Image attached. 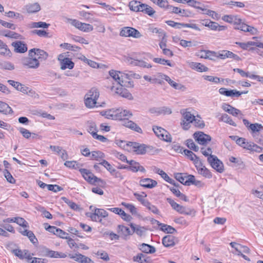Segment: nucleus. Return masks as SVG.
I'll return each mask as SVG.
<instances>
[{"label":"nucleus","instance_id":"nucleus-1","mask_svg":"<svg viewBox=\"0 0 263 263\" xmlns=\"http://www.w3.org/2000/svg\"><path fill=\"white\" fill-rule=\"evenodd\" d=\"M29 56L23 59V66L28 68L36 69L40 66V61L46 60L48 54L42 49L33 48L29 51Z\"/></svg>","mask_w":263,"mask_h":263},{"label":"nucleus","instance_id":"nucleus-2","mask_svg":"<svg viewBox=\"0 0 263 263\" xmlns=\"http://www.w3.org/2000/svg\"><path fill=\"white\" fill-rule=\"evenodd\" d=\"M109 73L110 77L112 78L118 84L124 86L126 87H133V83L130 81L131 78L139 79L141 78V76L139 74L133 71L123 72L111 70L109 71Z\"/></svg>","mask_w":263,"mask_h":263},{"label":"nucleus","instance_id":"nucleus-3","mask_svg":"<svg viewBox=\"0 0 263 263\" xmlns=\"http://www.w3.org/2000/svg\"><path fill=\"white\" fill-rule=\"evenodd\" d=\"M99 92L96 88H91L85 96V104L88 108H93L100 106L97 102L99 97Z\"/></svg>","mask_w":263,"mask_h":263},{"label":"nucleus","instance_id":"nucleus-4","mask_svg":"<svg viewBox=\"0 0 263 263\" xmlns=\"http://www.w3.org/2000/svg\"><path fill=\"white\" fill-rule=\"evenodd\" d=\"M180 113L182 116L181 126L184 129L187 130L190 127V124L194 122L195 116L191 113L190 108L181 109Z\"/></svg>","mask_w":263,"mask_h":263},{"label":"nucleus","instance_id":"nucleus-5","mask_svg":"<svg viewBox=\"0 0 263 263\" xmlns=\"http://www.w3.org/2000/svg\"><path fill=\"white\" fill-rule=\"evenodd\" d=\"M207 160L211 167L217 172L222 173L224 172V165L216 156H211L207 158Z\"/></svg>","mask_w":263,"mask_h":263},{"label":"nucleus","instance_id":"nucleus-6","mask_svg":"<svg viewBox=\"0 0 263 263\" xmlns=\"http://www.w3.org/2000/svg\"><path fill=\"white\" fill-rule=\"evenodd\" d=\"M89 209L91 210L93 213L90 214V218L93 221H97L98 218H106L108 216V213L106 211L102 209L93 208L92 205L90 206Z\"/></svg>","mask_w":263,"mask_h":263},{"label":"nucleus","instance_id":"nucleus-7","mask_svg":"<svg viewBox=\"0 0 263 263\" xmlns=\"http://www.w3.org/2000/svg\"><path fill=\"white\" fill-rule=\"evenodd\" d=\"M120 35L125 37H133L136 39L142 36L141 33L138 30L129 27L122 28L120 32Z\"/></svg>","mask_w":263,"mask_h":263},{"label":"nucleus","instance_id":"nucleus-8","mask_svg":"<svg viewBox=\"0 0 263 263\" xmlns=\"http://www.w3.org/2000/svg\"><path fill=\"white\" fill-rule=\"evenodd\" d=\"M153 130L156 135L160 139L166 142H171L172 141L171 135L164 128L161 127L154 126Z\"/></svg>","mask_w":263,"mask_h":263},{"label":"nucleus","instance_id":"nucleus-9","mask_svg":"<svg viewBox=\"0 0 263 263\" xmlns=\"http://www.w3.org/2000/svg\"><path fill=\"white\" fill-rule=\"evenodd\" d=\"M58 59L60 62V68L62 70L71 69L74 67V63L70 59L65 57L63 54H60L58 56Z\"/></svg>","mask_w":263,"mask_h":263},{"label":"nucleus","instance_id":"nucleus-10","mask_svg":"<svg viewBox=\"0 0 263 263\" xmlns=\"http://www.w3.org/2000/svg\"><path fill=\"white\" fill-rule=\"evenodd\" d=\"M80 172L85 180L91 184L101 181L100 179L97 178L88 170L82 168L80 170Z\"/></svg>","mask_w":263,"mask_h":263},{"label":"nucleus","instance_id":"nucleus-11","mask_svg":"<svg viewBox=\"0 0 263 263\" xmlns=\"http://www.w3.org/2000/svg\"><path fill=\"white\" fill-rule=\"evenodd\" d=\"M166 200L170 204L173 209L180 213V214L191 215L192 213L194 212V210H189V212H186L184 207L178 204L171 198H167Z\"/></svg>","mask_w":263,"mask_h":263},{"label":"nucleus","instance_id":"nucleus-12","mask_svg":"<svg viewBox=\"0 0 263 263\" xmlns=\"http://www.w3.org/2000/svg\"><path fill=\"white\" fill-rule=\"evenodd\" d=\"M127 145L130 147V151L135 152L138 155H143L146 153V147L144 144L136 142H129Z\"/></svg>","mask_w":263,"mask_h":263},{"label":"nucleus","instance_id":"nucleus-13","mask_svg":"<svg viewBox=\"0 0 263 263\" xmlns=\"http://www.w3.org/2000/svg\"><path fill=\"white\" fill-rule=\"evenodd\" d=\"M239 22H238V24H236L235 25L234 28L235 29L240 30L244 32H250L251 34H254L256 30L253 27L249 26L243 22V21L239 18Z\"/></svg>","mask_w":263,"mask_h":263},{"label":"nucleus","instance_id":"nucleus-14","mask_svg":"<svg viewBox=\"0 0 263 263\" xmlns=\"http://www.w3.org/2000/svg\"><path fill=\"white\" fill-rule=\"evenodd\" d=\"M194 137L198 143L201 145H205L211 140V137L202 132H196L194 134Z\"/></svg>","mask_w":263,"mask_h":263},{"label":"nucleus","instance_id":"nucleus-15","mask_svg":"<svg viewBox=\"0 0 263 263\" xmlns=\"http://www.w3.org/2000/svg\"><path fill=\"white\" fill-rule=\"evenodd\" d=\"M216 58L221 59H225L226 58L233 59L236 61L240 60V58L237 54L233 53L232 52L228 50H222L220 52H216Z\"/></svg>","mask_w":263,"mask_h":263},{"label":"nucleus","instance_id":"nucleus-16","mask_svg":"<svg viewBox=\"0 0 263 263\" xmlns=\"http://www.w3.org/2000/svg\"><path fill=\"white\" fill-rule=\"evenodd\" d=\"M160 76L162 79L165 80L168 83L174 88L178 90H184L185 89V87L184 85H182L180 83H177L172 80L168 76L160 74Z\"/></svg>","mask_w":263,"mask_h":263},{"label":"nucleus","instance_id":"nucleus-17","mask_svg":"<svg viewBox=\"0 0 263 263\" xmlns=\"http://www.w3.org/2000/svg\"><path fill=\"white\" fill-rule=\"evenodd\" d=\"M197 56L200 58L209 59L210 60L215 61L216 59V52L211 50H200L197 53Z\"/></svg>","mask_w":263,"mask_h":263},{"label":"nucleus","instance_id":"nucleus-18","mask_svg":"<svg viewBox=\"0 0 263 263\" xmlns=\"http://www.w3.org/2000/svg\"><path fill=\"white\" fill-rule=\"evenodd\" d=\"M117 114V120L125 121L126 119H128L133 116L130 110L123 108H118Z\"/></svg>","mask_w":263,"mask_h":263},{"label":"nucleus","instance_id":"nucleus-19","mask_svg":"<svg viewBox=\"0 0 263 263\" xmlns=\"http://www.w3.org/2000/svg\"><path fill=\"white\" fill-rule=\"evenodd\" d=\"M127 163L129 164V166H128V169L133 172H137L140 171L142 173H145L146 172L145 168L140 164L136 162L134 160L127 161Z\"/></svg>","mask_w":263,"mask_h":263},{"label":"nucleus","instance_id":"nucleus-20","mask_svg":"<svg viewBox=\"0 0 263 263\" xmlns=\"http://www.w3.org/2000/svg\"><path fill=\"white\" fill-rule=\"evenodd\" d=\"M124 87L125 86L120 85L119 87L116 88L115 92L123 98L132 100L133 98L132 94Z\"/></svg>","mask_w":263,"mask_h":263},{"label":"nucleus","instance_id":"nucleus-21","mask_svg":"<svg viewBox=\"0 0 263 263\" xmlns=\"http://www.w3.org/2000/svg\"><path fill=\"white\" fill-rule=\"evenodd\" d=\"M122 124L125 127L129 128L138 133L141 134L142 133V129L136 123L131 120L126 119L123 121Z\"/></svg>","mask_w":263,"mask_h":263},{"label":"nucleus","instance_id":"nucleus-22","mask_svg":"<svg viewBox=\"0 0 263 263\" xmlns=\"http://www.w3.org/2000/svg\"><path fill=\"white\" fill-rule=\"evenodd\" d=\"M157 184L156 181L151 178H144L140 181V185L144 187L152 189Z\"/></svg>","mask_w":263,"mask_h":263},{"label":"nucleus","instance_id":"nucleus-23","mask_svg":"<svg viewBox=\"0 0 263 263\" xmlns=\"http://www.w3.org/2000/svg\"><path fill=\"white\" fill-rule=\"evenodd\" d=\"M24 9L28 13H34L41 10V7L39 3H29L27 4Z\"/></svg>","mask_w":263,"mask_h":263},{"label":"nucleus","instance_id":"nucleus-24","mask_svg":"<svg viewBox=\"0 0 263 263\" xmlns=\"http://www.w3.org/2000/svg\"><path fill=\"white\" fill-rule=\"evenodd\" d=\"M14 50L16 52L24 53L27 50V47L26 44L21 41H17L12 43Z\"/></svg>","mask_w":263,"mask_h":263},{"label":"nucleus","instance_id":"nucleus-25","mask_svg":"<svg viewBox=\"0 0 263 263\" xmlns=\"http://www.w3.org/2000/svg\"><path fill=\"white\" fill-rule=\"evenodd\" d=\"M46 256L51 258H64L67 257L66 254L62 252L54 251L52 250H47Z\"/></svg>","mask_w":263,"mask_h":263},{"label":"nucleus","instance_id":"nucleus-26","mask_svg":"<svg viewBox=\"0 0 263 263\" xmlns=\"http://www.w3.org/2000/svg\"><path fill=\"white\" fill-rule=\"evenodd\" d=\"M129 226L133 231V232H135L139 236H142L146 231V229L143 227L133 223H130Z\"/></svg>","mask_w":263,"mask_h":263},{"label":"nucleus","instance_id":"nucleus-27","mask_svg":"<svg viewBox=\"0 0 263 263\" xmlns=\"http://www.w3.org/2000/svg\"><path fill=\"white\" fill-rule=\"evenodd\" d=\"M175 238L172 235H167L162 239V243L166 247H172L175 245Z\"/></svg>","mask_w":263,"mask_h":263},{"label":"nucleus","instance_id":"nucleus-28","mask_svg":"<svg viewBox=\"0 0 263 263\" xmlns=\"http://www.w3.org/2000/svg\"><path fill=\"white\" fill-rule=\"evenodd\" d=\"M239 17L237 15H225L222 16V20L229 23L233 24L234 25L238 24Z\"/></svg>","mask_w":263,"mask_h":263},{"label":"nucleus","instance_id":"nucleus-29","mask_svg":"<svg viewBox=\"0 0 263 263\" xmlns=\"http://www.w3.org/2000/svg\"><path fill=\"white\" fill-rule=\"evenodd\" d=\"M0 112L6 115L12 114L13 110L7 104L0 101Z\"/></svg>","mask_w":263,"mask_h":263},{"label":"nucleus","instance_id":"nucleus-30","mask_svg":"<svg viewBox=\"0 0 263 263\" xmlns=\"http://www.w3.org/2000/svg\"><path fill=\"white\" fill-rule=\"evenodd\" d=\"M140 249L146 253H154L156 251L155 247L144 243L140 246Z\"/></svg>","mask_w":263,"mask_h":263},{"label":"nucleus","instance_id":"nucleus-31","mask_svg":"<svg viewBox=\"0 0 263 263\" xmlns=\"http://www.w3.org/2000/svg\"><path fill=\"white\" fill-rule=\"evenodd\" d=\"M117 109H111L105 111L104 115L107 119L117 120Z\"/></svg>","mask_w":263,"mask_h":263},{"label":"nucleus","instance_id":"nucleus-32","mask_svg":"<svg viewBox=\"0 0 263 263\" xmlns=\"http://www.w3.org/2000/svg\"><path fill=\"white\" fill-rule=\"evenodd\" d=\"M105 155L101 151H92L91 152L90 158L92 160H95L97 161L100 160L103 158Z\"/></svg>","mask_w":263,"mask_h":263},{"label":"nucleus","instance_id":"nucleus-33","mask_svg":"<svg viewBox=\"0 0 263 263\" xmlns=\"http://www.w3.org/2000/svg\"><path fill=\"white\" fill-rule=\"evenodd\" d=\"M79 30L84 32H89L93 30V27L89 24L81 22Z\"/></svg>","mask_w":263,"mask_h":263},{"label":"nucleus","instance_id":"nucleus-34","mask_svg":"<svg viewBox=\"0 0 263 263\" xmlns=\"http://www.w3.org/2000/svg\"><path fill=\"white\" fill-rule=\"evenodd\" d=\"M0 54L7 57H11V52L8 48L7 46L3 43L0 46Z\"/></svg>","mask_w":263,"mask_h":263},{"label":"nucleus","instance_id":"nucleus-35","mask_svg":"<svg viewBox=\"0 0 263 263\" xmlns=\"http://www.w3.org/2000/svg\"><path fill=\"white\" fill-rule=\"evenodd\" d=\"M209 28L212 30L222 31L226 29L227 27L224 26L219 25L217 23L211 21Z\"/></svg>","mask_w":263,"mask_h":263},{"label":"nucleus","instance_id":"nucleus-36","mask_svg":"<svg viewBox=\"0 0 263 263\" xmlns=\"http://www.w3.org/2000/svg\"><path fill=\"white\" fill-rule=\"evenodd\" d=\"M219 121H223L231 125L236 126V124L233 121V120L227 114H223L221 115Z\"/></svg>","mask_w":263,"mask_h":263},{"label":"nucleus","instance_id":"nucleus-37","mask_svg":"<svg viewBox=\"0 0 263 263\" xmlns=\"http://www.w3.org/2000/svg\"><path fill=\"white\" fill-rule=\"evenodd\" d=\"M148 30L149 32L153 33L158 34L159 36H165V33L162 29L155 27L153 26H149L148 28Z\"/></svg>","mask_w":263,"mask_h":263},{"label":"nucleus","instance_id":"nucleus-38","mask_svg":"<svg viewBox=\"0 0 263 263\" xmlns=\"http://www.w3.org/2000/svg\"><path fill=\"white\" fill-rule=\"evenodd\" d=\"M198 173L206 178L210 179L212 177V173L205 166L201 168Z\"/></svg>","mask_w":263,"mask_h":263},{"label":"nucleus","instance_id":"nucleus-39","mask_svg":"<svg viewBox=\"0 0 263 263\" xmlns=\"http://www.w3.org/2000/svg\"><path fill=\"white\" fill-rule=\"evenodd\" d=\"M65 22L66 23L70 24L72 26L79 29L81 25V22L76 19H72L68 17L65 18Z\"/></svg>","mask_w":263,"mask_h":263},{"label":"nucleus","instance_id":"nucleus-40","mask_svg":"<svg viewBox=\"0 0 263 263\" xmlns=\"http://www.w3.org/2000/svg\"><path fill=\"white\" fill-rule=\"evenodd\" d=\"M203 78L204 80L209 81L210 82H212L215 84L220 83L221 82H223V79H220L218 77H213L212 76H203Z\"/></svg>","mask_w":263,"mask_h":263},{"label":"nucleus","instance_id":"nucleus-41","mask_svg":"<svg viewBox=\"0 0 263 263\" xmlns=\"http://www.w3.org/2000/svg\"><path fill=\"white\" fill-rule=\"evenodd\" d=\"M49 25L50 24L43 22H32L30 24V27L47 28Z\"/></svg>","mask_w":263,"mask_h":263},{"label":"nucleus","instance_id":"nucleus-42","mask_svg":"<svg viewBox=\"0 0 263 263\" xmlns=\"http://www.w3.org/2000/svg\"><path fill=\"white\" fill-rule=\"evenodd\" d=\"M121 204L128 210L132 214H137V209L133 204L124 202H122Z\"/></svg>","mask_w":263,"mask_h":263},{"label":"nucleus","instance_id":"nucleus-43","mask_svg":"<svg viewBox=\"0 0 263 263\" xmlns=\"http://www.w3.org/2000/svg\"><path fill=\"white\" fill-rule=\"evenodd\" d=\"M118 229L119 231L121 232L122 234L125 236L130 235L133 234V232L130 230V229L125 226L120 225L118 226Z\"/></svg>","mask_w":263,"mask_h":263},{"label":"nucleus","instance_id":"nucleus-44","mask_svg":"<svg viewBox=\"0 0 263 263\" xmlns=\"http://www.w3.org/2000/svg\"><path fill=\"white\" fill-rule=\"evenodd\" d=\"M65 202L72 210L74 211H79L80 210L79 206L74 202L68 200L66 198H63Z\"/></svg>","mask_w":263,"mask_h":263},{"label":"nucleus","instance_id":"nucleus-45","mask_svg":"<svg viewBox=\"0 0 263 263\" xmlns=\"http://www.w3.org/2000/svg\"><path fill=\"white\" fill-rule=\"evenodd\" d=\"M184 154L189 159H190L193 162L199 158L192 151H189L188 149H184Z\"/></svg>","mask_w":263,"mask_h":263},{"label":"nucleus","instance_id":"nucleus-46","mask_svg":"<svg viewBox=\"0 0 263 263\" xmlns=\"http://www.w3.org/2000/svg\"><path fill=\"white\" fill-rule=\"evenodd\" d=\"M140 2L137 1H132L129 4V7L131 10L138 12L139 10Z\"/></svg>","mask_w":263,"mask_h":263},{"label":"nucleus","instance_id":"nucleus-47","mask_svg":"<svg viewBox=\"0 0 263 263\" xmlns=\"http://www.w3.org/2000/svg\"><path fill=\"white\" fill-rule=\"evenodd\" d=\"M153 61L156 63L160 64L163 65H167L171 67L173 66V65L171 64L169 60H166L164 59L155 58H154Z\"/></svg>","mask_w":263,"mask_h":263},{"label":"nucleus","instance_id":"nucleus-48","mask_svg":"<svg viewBox=\"0 0 263 263\" xmlns=\"http://www.w3.org/2000/svg\"><path fill=\"white\" fill-rule=\"evenodd\" d=\"M165 10H169L171 12L175 13V14H179L181 12V9L177 7H174L171 5H169L168 4V2H167V5L164 8Z\"/></svg>","mask_w":263,"mask_h":263},{"label":"nucleus","instance_id":"nucleus-49","mask_svg":"<svg viewBox=\"0 0 263 263\" xmlns=\"http://www.w3.org/2000/svg\"><path fill=\"white\" fill-rule=\"evenodd\" d=\"M4 175L8 182L12 184L15 183V180L7 169L4 171Z\"/></svg>","mask_w":263,"mask_h":263},{"label":"nucleus","instance_id":"nucleus-50","mask_svg":"<svg viewBox=\"0 0 263 263\" xmlns=\"http://www.w3.org/2000/svg\"><path fill=\"white\" fill-rule=\"evenodd\" d=\"M161 225H162V226H161V229L163 231L166 232L167 233L173 234L176 231L174 228H173L172 227H171L170 226H168L167 224H161Z\"/></svg>","mask_w":263,"mask_h":263},{"label":"nucleus","instance_id":"nucleus-51","mask_svg":"<svg viewBox=\"0 0 263 263\" xmlns=\"http://www.w3.org/2000/svg\"><path fill=\"white\" fill-rule=\"evenodd\" d=\"M157 173L159 174L166 181L172 183L173 181L162 170L158 168Z\"/></svg>","mask_w":263,"mask_h":263},{"label":"nucleus","instance_id":"nucleus-52","mask_svg":"<svg viewBox=\"0 0 263 263\" xmlns=\"http://www.w3.org/2000/svg\"><path fill=\"white\" fill-rule=\"evenodd\" d=\"M186 146L190 149H191L195 152H197L199 149L198 146L195 144V143L192 139H188L186 140Z\"/></svg>","mask_w":263,"mask_h":263},{"label":"nucleus","instance_id":"nucleus-53","mask_svg":"<svg viewBox=\"0 0 263 263\" xmlns=\"http://www.w3.org/2000/svg\"><path fill=\"white\" fill-rule=\"evenodd\" d=\"M0 24H1L3 27L5 28L11 29L12 30H15L16 28V26L15 24L7 22L1 19H0Z\"/></svg>","mask_w":263,"mask_h":263},{"label":"nucleus","instance_id":"nucleus-54","mask_svg":"<svg viewBox=\"0 0 263 263\" xmlns=\"http://www.w3.org/2000/svg\"><path fill=\"white\" fill-rule=\"evenodd\" d=\"M171 191L177 197H180L181 199L186 200L185 196L182 194L177 188L172 187L171 189Z\"/></svg>","mask_w":263,"mask_h":263},{"label":"nucleus","instance_id":"nucleus-55","mask_svg":"<svg viewBox=\"0 0 263 263\" xmlns=\"http://www.w3.org/2000/svg\"><path fill=\"white\" fill-rule=\"evenodd\" d=\"M15 223L22 226L24 228L29 227L28 222L23 218L16 217Z\"/></svg>","mask_w":263,"mask_h":263},{"label":"nucleus","instance_id":"nucleus-56","mask_svg":"<svg viewBox=\"0 0 263 263\" xmlns=\"http://www.w3.org/2000/svg\"><path fill=\"white\" fill-rule=\"evenodd\" d=\"M5 15L10 18L16 17L17 18L23 19V15L19 13L15 12L14 11H10L8 12H6Z\"/></svg>","mask_w":263,"mask_h":263},{"label":"nucleus","instance_id":"nucleus-57","mask_svg":"<svg viewBox=\"0 0 263 263\" xmlns=\"http://www.w3.org/2000/svg\"><path fill=\"white\" fill-rule=\"evenodd\" d=\"M236 43L243 49H247L250 46L256 45V43L254 42H248L247 43L236 42Z\"/></svg>","mask_w":263,"mask_h":263},{"label":"nucleus","instance_id":"nucleus-58","mask_svg":"<svg viewBox=\"0 0 263 263\" xmlns=\"http://www.w3.org/2000/svg\"><path fill=\"white\" fill-rule=\"evenodd\" d=\"M250 129L253 132H259L261 129L263 128V126L258 123H255V124H251L249 125Z\"/></svg>","mask_w":263,"mask_h":263},{"label":"nucleus","instance_id":"nucleus-59","mask_svg":"<svg viewBox=\"0 0 263 263\" xmlns=\"http://www.w3.org/2000/svg\"><path fill=\"white\" fill-rule=\"evenodd\" d=\"M192 123H193L195 126L202 128L204 126V123L202 120H201V118L199 117L196 118L194 117V122Z\"/></svg>","mask_w":263,"mask_h":263},{"label":"nucleus","instance_id":"nucleus-60","mask_svg":"<svg viewBox=\"0 0 263 263\" xmlns=\"http://www.w3.org/2000/svg\"><path fill=\"white\" fill-rule=\"evenodd\" d=\"M204 11V14L208 15L209 16L212 17L213 19H217L218 18V14L216 13L215 11L206 9L204 8V10H201Z\"/></svg>","mask_w":263,"mask_h":263},{"label":"nucleus","instance_id":"nucleus-61","mask_svg":"<svg viewBox=\"0 0 263 263\" xmlns=\"http://www.w3.org/2000/svg\"><path fill=\"white\" fill-rule=\"evenodd\" d=\"M175 177L180 183L185 184V180L187 179V176L185 174L178 173L176 175Z\"/></svg>","mask_w":263,"mask_h":263},{"label":"nucleus","instance_id":"nucleus-62","mask_svg":"<svg viewBox=\"0 0 263 263\" xmlns=\"http://www.w3.org/2000/svg\"><path fill=\"white\" fill-rule=\"evenodd\" d=\"M72 39L74 42H78L81 44H88L89 43L88 42L84 37L74 35L72 36Z\"/></svg>","mask_w":263,"mask_h":263},{"label":"nucleus","instance_id":"nucleus-63","mask_svg":"<svg viewBox=\"0 0 263 263\" xmlns=\"http://www.w3.org/2000/svg\"><path fill=\"white\" fill-rule=\"evenodd\" d=\"M136 66L140 67L147 68H150L152 67L151 64L146 62L145 61L139 60H137Z\"/></svg>","mask_w":263,"mask_h":263},{"label":"nucleus","instance_id":"nucleus-64","mask_svg":"<svg viewBox=\"0 0 263 263\" xmlns=\"http://www.w3.org/2000/svg\"><path fill=\"white\" fill-rule=\"evenodd\" d=\"M110 174L115 178L118 179L119 180H122L124 179L123 176L121 173L114 168L112 171L110 173Z\"/></svg>","mask_w":263,"mask_h":263}]
</instances>
